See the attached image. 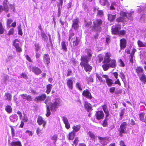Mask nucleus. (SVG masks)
Masks as SVG:
<instances>
[{"label": "nucleus", "instance_id": "obj_15", "mask_svg": "<svg viewBox=\"0 0 146 146\" xmlns=\"http://www.w3.org/2000/svg\"><path fill=\"white\" fill-rule=\"evenodd\" d=\"M105 63H108L110 67L112 68H115L116 66V61L114 59H110L108 62Z\"/></svg>", "mask_w": 146, "mask_h": 146}, {"label": "nucleus", "instance_id": "obj_60", "mask_svg": "<svg viewBox=\"0 0 146 146\" xmlns=\"http://www.w3.org/2000/svg\"><path fill=\"white\" fill-rule=\"evenodd\" d=\"M124 111L123 110H121L120 114V118L121 120V119L122 116L124 115Z\"/></svg>", "mask_w": 146, "mask_h": 146}, {"label": "nucleus", "instance_id": "obj_14", "mask_svg": "<svg viewBox=\"0 0 146 146\" xmlns=\"http://www.w3.org/2000/svg\"><path fill=\"white\" fill-rule=\"evenodd\" d=\"M46 97V94H42L35 98V101L37 102L40 101H43L45 99Z\"/></svg>", "mask_w": 146, "mask_h": 146}, {"label": "nucleus", "instance_id": "obj_34", "mask_svg": "<svg viewBox=\"0 0 146 146\" xmlns=\"http://www.w3.org/2000/svg\"><path fill=\"white\" fill-rule=\"evenodd\" d=\"M11 145L12 146H22L21 142L19 141L12 142Z\"/></svg>", "mask_w": 146, "mask_h": 146}, {"label": "nucleus", "instance_id": "obj_61", "mask_svg": "<svg viewBox=\"0 0 146 146\" xmlns=\"http://www.w3.org/2000/svg\"><path fill=\"white\" fill-rule=\"evenodd\" d=\"M115 87H111L110 88V91L111 93H113L115 91Z\"/></svg>", "mask_w": 146, "mask_h": 146}, {"label": "nucleus", "instance_id": "obj_48", "mask_svg": "<svg viewBox=\"0 0 146 146\" xmlns=\"http://www.w3.org/2000/svg\"><path fill=\"white\" fill-rule=\"evenodd\" d=\"M120 76L122 80L124 83L125 82V77L124 74L122 72L120 73Z\"/></svg>", "mask_w": 146, "mask_h": 146}, {"label": "nucleus", "instance_id": "obj_37", "mask_svg": "<svg viewBox=\"0 0 146 146\" xmlns=\"http://www.w3.org/2000/svg\"><path fill=\"white\" fill-rule=\"evenodd\" d=\"M5 110L8 113H10L12 111V108L9 105L6 106L5 107Z\"/></svg>", "mask_w": 146, "mask_h": 146}, {"label": "nucleus", "instance_id": "obj_31", "mask_svg": "<svg viewBox=\"0 0 146 146\" xmlns=\"http://www.w3.org/2000/svg\"><path fill=\"white\" fill-rule=\"evenodd\" d=\"M137 43L138 46L140 47L146 46V43H143L140 40H138Z\"/></svg>", "mask_w": 146, "mask_h": 146}, {"label": "nucleus", "instance_id": "obj_19", "mask_svg": "<svg viewBox=\"0 0 146 146\" xmlns=\"http://www.w3.org/2000/svg\"><path fill=\"white\" fill-rule=\"evenodd\" d=\"M98 138L100 141V142L102 145H106L108 142V139L106 138H103L99 137H98Z\"/></svg>", "mask_w": 146, "mask_h": 146}, {"label": "nucleus", "instance_id": "obj_13", "mask_svg": "<svg viewBox=\"0 0 146 146\" xmlns=\"http://www.w3.org/2000/svg\"><path fill=\"white\" fill-rule=\"evenodd\" d=\"M9 78V76L6 74H4L2 76V79L1 82V84L3 85L7 84V81Z\"/></svg>", "mask_w": 146, "mask_h": 146}, {"label": "nucleus", "instance_id": "obj_55", "mask_svg": "<svg viewBox=\"0 0 146 146\" xmlns=\"http://www.w3.org/2000/svg\"><path fill=\"white\" fill-rule=\"evenodd\" d=\"M145 16L144 15H143L141 17L140 19V21L142 23H143L145 21Z\"/></svg>", "mask_w": 146, "mask_h": 146}, {"label": "nucleus", "instance_id": "obj_2", "mask_svg": "<svg viewBox=\"0 0 146 146\" xmlns=\"http://www.w3.org/2000/svg\"><path fill=\"white\" fill-rule=\"evenodd\" d=\"M50 98H48L45 101V103L47 107V113L46 114L47 117H48L50 114V112L49 106L50 107L52 111H54L60 105L61 100L60 99H56L55 102L53 103H51Z\"/></svg>", "mask_w": 146, "mask_h": 146}, {"label": "nucleus", "instance_id": "obj_1", "mask_svg": "<svg viewBox=\"0 0 146 146\" xmlns=\"http://www.w3.org/2000/svg\"><path fill=\"white\" fill-rule=\"evenodd\" d=\"M86 52L87 53V56H81V62L80 64L82 67H84V69L86 72H90L92 70V67L88 63L92 56V53L91 50L90 49H86Z\"/></svg>", "mask_w": 146, "mask_h": 146}, {"label": "nucleus", "instance_id": "obj_49", "mask_svg": "<svg viewBox=\"0 0 146 146\" xmlns=\"http://www.w3.org/2000/svg\"><path fill=\"white\" fill-rule=\"evenodd\" d=\"M43 129H41L40 127H38L36 131V133L38 135H39L40 134H42V130Z\"/></svg>", "mask_w": 146, "mask_h": 146}, {"label": "nucleus", "instance_id": "obj_33", "mask_svg": "<svg viewBox=\"0 0 146 146\" xmlns=\"http://www.w3.org/2000/svg\"><path fill=\"white\" fill-rule=\"evenodd\" d=\"M80 129V127L79 125H74L72 127V129L73 130V131L75 132H77Z\"/></svg>", "mask_w": 146, "mask_h": 146}, {"label": "nucleus", "instance_id": "obj_27", "mask_svg": "<svg viewBox=\"0 0 146 146\" xmlns=\"http://www.w3.org/2000/svg\"><path fill=\"white\" fill-rule=\"evenodd\" d=\"M140 120L143 122L146 123V117H145L144 113H142L139 114Z\"/></svg>", "mask_w": 146, "mask_h": 146}, {"label": "nucleus", "instance_id": "obj_32", "mask_svg": "<svg viewBox=\"0 0 146 146\" xmlns=\"http://www.w3.org/2000/svg\"><path fill=\"white\" fill-rule=\"evenodd\" d=\"M108 17L109 20L110 21H113L116 17V15H113L111 14L108 15Z\"/></svg>", "mask_w": 146, "mask_h": 146}, {"label": "nucleus", "instance_id": "obj_47", "mask_svg": "<svg viewBox=\"0 0 146 146\" xmlns=\"http://www.w3.org/2000/svg\"><path fill=\"white\" fill-rule=\"evenodd\" d=\"M104 70L105 71L107 70L110 67L108 63L104 64L102 66Z\"/></svg>", "mask_w": 146, "mask_h": 146}, {"label": "nucleus", "instance_id": "obj_18", "mask_svg": "<svg viewBox=\"0 0 146 146\" xmlns=\"http://www.w3.org/2000/svg\"><path fill=\"white\" fill-rule=\"evenodd\" d=\"M11 121L12 122H15L18 120V117L16 114L12 115L9 117Z\"/></svg>", "mask_w": 146, "mask_h": 146}, {"label": "nucleus", "instance_id": "obj_5", "mask_svg": "<svg viewBox=\"0 0 146 146\" xmlns=\"http://www.w3.org/2000/svg\"><path fill=\"white\" fill-rule=\"evenodd\" d=\"M102 22V21L100 19H97L94 21L93 22L94 26L92 29L95 31H100L101 30V25Z\"/></svg>", "mask_w": 146, "mask_h": 146}, {"label": "nucleus", "instance_id": "obj_57", "mask_svg": "<svg viewBox=\"0 0 146 146\" xmlns=\"http://www.w3.org/2000/svg\"><path fill=\"white\" fill-rule=\"evenodd\" d=\"M96 77L99 80L100 82H103L102 79V77L100 76L98 74H96Z\"/></svg>", "mask_w": 146, "mask_h": 146}, {"label": "nucleus", "instance_id": "obj_29", "mask_svg": "<svg viewBox=\"0 0 146 146\" xmlns=\"http://www.w3.org/2000/svg\"><path fill=\"white\" fill-rule=\"evenodd\" d=\"M85 108L87 109L88 111H89L92 109L91 105L87 102H85L84 104Z\"/></svg>", "mask_w": 146, "mask_h": 146}, {"label": "nucleus", "instance_id": "obj_54", "mask_svg": "<svg viewBox=\"0 0 146 146\" xmlns=\"http://www.w3.org/2000/svg\"><path fill=\"white\" fill-rule=\"evenodd\" d=\"M107 119L108 117H106V119L104 121L103 123L102 124V125L104 127H105L106 126L108 125V123L107 121Z\"/></svg>", "mask_w": 146, "mask_h": 146}, {"label": "nucleus", "instance_id": "obj_46", "mask_svg": "<svg viewBox=\"0 0 146 146\" xmlns=\"http://www.w3.org/2000/svg\"><path fill=\"white\" fill-rule=\"evenodd\" d=\"M4 29L3 27L2 24L0 22V34H2L3 33Z\"/></svg>", "mask_w": 146, "mask_h": 146}, {"label": "nucleus", "instance_id": "obj_58", "mask_svg": "<svg viewBox=\"0 0 146 146\" xmlns=\"http://www.w3.org/2000/svg\"><path fill=\"white\" fill-rule=\"evenodd\" d=\"M10 127L11 129L12 136V137H14V136L15 135L14 129L13 126H10Z\"/></svg>", "mask_w": 146, "mask_h": 146}, {"label": "nucleus", "instance_id": "obj_25", "mask_svg": "<svg viewBox=\"0 0 146 146\" xmlns=\"http://www.w3.org/2000/svg\"><path fill=\"white\" fill-rule=\"evenodd\" d=\"M67 84L69 88L72 90L73 88V81L70 79H68L67 81Z\"/></svg>", "mask_w": 146, "mask_h": 146}, {"label": "nucleus", "instance_id": "obj_9", "mask_svg": "<svg viewBox=\"0 0 146 146\" xmlns=\"http://www.w3.org/2000/svg\"><path fill=\"white\" fill-rule=\"evenodd\" d=\"M127 123L125 122H123L120 125V127L118 130L119 132L121 133H126L125 131L126 129Z\"/></svg>", "mask_w": 146, "mask_h": 146}, {"label": "nucleus", "instance_id": "obj_21", "mask_svg": "<svg viewBox=\"0 0 146 146\" xmlns=\"http://www.w3.org/2000/svg\"><path fill=\"white\" fill-rule=\"evenodd\" d=\"M21 96L22 98L24 99H26L28 101H30L32 100V98L31 96L28 95L27 94H22L21 95Z\"/></svg>", "mask_w": 146, "mask_h": 146}, {"label": "nucleus", "instance_id": "obj_42", "mask_svg": "<svg viewBox=\"0 0 146 146\" xmlns=\"http://www.w3.org/2000/svg\"><path fill=\"white\" fill-rule=\"evenodd\" d=\"M141 80L145 83L146 82V76L144 74L141 75V76L140 78Z\"/></svg>", "mask_w": 146, "mask_h": 146}, {"label": "nucleus", "instance_id": "obj_64", "mask_svg": "<svg viewBox=\"0 0 146 146\" xmlns=\"http://www.w3.org/2000/svg\"><path fill=\"white\" fill-rule=\"evenodd\" d=\"M103 13V11L101 10H98V11L97 15L100 16H102Z\"/></svg>", "mask_w": 146, "mask_h": 146}, {"label": "nucleus", "instance_id": "obj_26", "mask_svg": "<svg viewBox=\"0 0 146 146\" xmlns=\"http://www.w3.org/2000/svg\"><path fill=\"white\" fill-rule=\"evenodd\" d=\"M41 35L42 39L45 42H46L48 39V38L44 31L41 32Z\"/></svg>", "mask_w": 146, "mask_h": 146}, {"label": "nucleus", "instance_id": "obj_44", "mask_svg": "<svg viewBox=\"0 0 146 146\" xmlns=\"http://www.w3.org/2000/svg\"><path fill=\"white\" fill-rule=\"evenodd\" d=\"M35 51L37 52L40 48L39 44L38 43H36L35 44Z\"/></svg>", "mask_w": 146, "mask_h": 146}, {"label": "nucleus", "instance_id": "obj_53", "mask_svg": "<svg viewBox=\"0 0 146 146\" xmlns=\"http://www.w3.org/2000/svg\"><path fill=\"white\" fill-rule=\"evenodd\" d=\"M76 87L78 88L80 90L82 91V89L81 88V84L79 82H77L76 85Z\"/></svg>", "mask_w": 146, "mask_h": 146}, {"label": "nucleus", "instance_id": "obj_63", "mask_svg": "<svg viewBox=\"0 0 146 146\" xmlns=\"http://www.w3.org/2000/svg\"><path fill=\"white\" fill-rule=\"evenodd\" d=\"M74 33H71L70 34H69V37L68 40L69 41L70 39H71L73 38L72 37L73 36H74Z\"/></svg>", "mask_w": 146, "mask_h": 146}, {"label": "nucleus", "instance_id": "obj_17", "mask_svg": "<svg viewBox=\"0 0 146 146\" xmlns=\"http://www.w3.org/2000/svg\"><path fill=\"white\" fill-rule=\"evenodd\" d=\"M43 61L45 64H48L49 63L50 59L49 56L48 54L44 55L43 56Z\"/></svg>", "mask_w": 146, "mask_h": 146}, {"label": "nucleus", "instance_id": "obj_36", "mask_svg": "<svg viewBox=\"0 0 146 146\" xmlns=\"http://www.w3.org/2000/svg\"><path fill=\"white\" fill-rule=\"evenodd\" d=\"M88 134L92 139H95L96 136L92 132L89 131L88 133Z\"/></svg>", "mask_w": 146, "mask_h": 146}, {"label": "nucleus", "instance_id": "obj_52", "mask_svg": "<svg viewBox=\"0 0 146 146\" xmlns=\"http://www.w3.org/2000/svg\"><path fill=\"white\" fill-rule=\"evenodd\" d=\"M21 25L18 27V34L22 36L23 35V33L22 29L21 28Z\"/></svg>", "mask_w": 146, "mask_h": 146}, {"label": "nucleus", "instance_id": "obj_50", "mask_svg": "<svg viewBox=\"0 0 146 146\" xmlns=\"http://www.w3.org/2000/svg\"><path fill=\"white\" fill-rule=\"evenodd\" d=\"M14 32V29L13 28L11 29L8 31V35L10 36L11 35H13Z\"/></svg>", "mask_w": 146, "mask_h": 146}, {"label": "nucleus", "instance_id": "obj_8", "mask_svg": "<svg viewBox=\"0 0 146 146\" xmlns=\"http://www.w3.org/2000/svg\"><path fill=\"white\" fill-rule=\"evenodd\" d=\"M79 41L80 40L77 37H73L71 39L70 42L71 46L73 48H75L76 46L78 45Z\"/></svg>", "mask_w": 146, "mask_h": 146}, {"label": "nucleus", "instance_id": "obj_56", "mask_svg": "<svg viewBox=\"0 0 146 146\" xmlns=\"http://www.w3.org/2000/svg\"><path fill=\"white\" fill-rule=\"evenodd\" d=\"M62 119L63 122L64 124L69 122L67 118L63 116L62 117Z\"/></svg>", "mask_w": 146, "mask_h": 146}, {"label": "nucleus", "instance_id": "obj_45", "mask_svg": "<svg viewBox=\"0 0 146 146\" xmlns=\"http://www.w3.org/2000/svg\"><path fill=\"white\" fill-rule=\"evenodd\" d=\"M87 81L88 82V83L89 84L90 82H93V78L91 77H87L86 78Z\"/></svg>", "mask_w": 146, "mask_h": 146}, {"label": "nucleus", "instance_id": "obj_38", "mask_svg": "<svg viewBox=\"0 0 146 146\" xmlns=\"http://www.w3.org/2000/svg\"><path fill=\"white\" fill-rule=\"evenodd\" d=\"M62 48L65 52L67 51V48L65 43L64 42H62L61 43Z\"/></svg>", "mask_w": 146, "mask_h": 146}, {"label": "nucleus", "instance_id": "obj_28", "mask_svg": "<svg viewBox=\"0 0 146 146\" xmlns=\"http://www.w3.org/2000/svg\"><path fill=\"white\" fill-rule=\"evenodd\" d=\"M100 4L103 6H109V5L107 0H100Z\"/></svg>", "mask_w": 146, "mask_h": 146}, {"label": "nucleus", "instance_id": "obj_51", "mask_svg": "<svg viewBox=\"0 0 146 146\" xmlns=\"http://www.w3.org/2000/svg\"><path fill=\"white\" fill-rule=\"evenodd\" d=\"M143 69L140 67H138L136 69V72L137 73H141L143 72Z\"/></svg>", "mask_w": 146, "mask_h": 146}, {"label": "nucleus", "instance_id": "obj_40", "mask_svg": "<svg viewBox=\"0 0 146 146\" xmlns=\"http://www.w3.org/2000/svg\"><path fill=\"white\" fill-rule=\"evenodd\" d=\"M47 90L46 91V93L47 94H49L51 90L52 85L51 84H48L46 86Z\"/></svg>", "mask_w": 146, "mask_h": 146}, {"label": "nucleus", "instance_id": "obj_43", "mask_svg": "<svg viewBox=\"0 0 146 146\" xmlns=\"http://www.w3.org/2000/svg\"><path fill=\"white\" fill-rule=\"evenodd\" d=\"M13 22V20H10L7 19V27L9 28H10L11 27L10 24Z\"/></svg>", "mask_w": 146, "mask_h": 146}, {"label": "nucleus", "instance_id": "obj_6", "mask_svg": "<svg viewBox=\"0 0 146 146\" xmlns=\"http://www.w3.org/2000/svg\"><path fill=\"white\" fill-rule=\"evenodd\" d=\"M20 42L17 39L14 40L13 41V45L16 48L17 52L20 53L22 51L21 45L19 44Z\"/></svg>", "mask_w": 146, "mask_h": 146}, {"label": "nucleus", "instance_id": "obj_39", "mask_svg": "<svg viewBox=\"0 0 146 146\" xmlns=\"http://www.w3.org/2000/svg\"><path fill=\"white\" fill-rule=\"evenodd\" d=\"M5 98L8 101H10L11 100L12 96L9 93H6L5 94Z\"/></svg>", "mask_w": 146, "mask_h": 146}, {"label": "nucleus", "instance_id": "obj_41", "mask_svg": "<svg viewBox=\"0 0 146 146\" xmlns=\"http://www.w3.org/2000/svg\"><path fill=\"white\" fill-rule=\"evenodd\" d=\"M21 119H22V121H23L24 122H26L28 121V118L26 115L25 113L23 114V117Z\"/></svg>", "mask_w": 146, "mask_h": 146}, {"label": "nucleus", "instance_id": "obj_30", "mask_svg": "<svg viewBox=\"0 0 146 146\" xmlns=\"http://www.w3.org/2000/svg\"><path fill=\"white\" fill-rule=\"evenodd\" d=\"M106 83L109 86H111L112 84H114V82L111 79L108 78L106 80Z\"/></svg>", "mask_w": 146, "mask_h": 146}, {"label": "nucleus", "instance_id": "obj_10", "mask_svg": "<svg viewBox=\"0 0 146 146\" xmlns=\"http://www.w3.org/2000/svg\"><path fill=\"white\" fill-rule=\"evenodd\" d=\"M37 122L39 125H42V126L43 128L45 127L46 124V122L43 120L42 117L40 116H38L37 119Z\"/></svg>", "mask_w": 146, "mask_h": 146}, {"label": "nucleus", "instance_id": "obj_23", "mask_svg": "<svg viewBox=\"0 0 146 146\" xmlns=\"http://www.w3.org/2000/svg\"><path fill=\"white\" fill-rule=\"evenodd\" d=\"M111 56V54L110 53L107 52L104 58V62H108L110 60V57Z\"/></svg>", "mask_w": 146, "mask_h": 146}, {"label": "nucleus", "instance_id": "obj_4", "mask_svg": "<svg viewBox=\"0 0 146 146\" xmlns=\"http://www.w3.org/2000/svg\"><path fill=\"white\" fill-rule=\"evenodd\" d=\"M121 29V25L119 24L115 25L114 28L111 29L112 32L114 34H120L123 35L125 33V32L124 30H121L119 31Z\"/></svg>", "mask_w": 146, "mask_h": 146}, {"label": "nucleus", "instance_id": "obj_7", "mask_svg": "<svg viewBox=\"0 0 146 146\" xmlns=\"http://www.w3.org/2000/svg\"><path fill=\"white\" fill-rule=\"evenodd\" d=\"M8 0H4L3 4V7L2 5H0V13H1L4 10V11L6 13L9 11V6L7 4Z\"/></svg>", "mask_w": 146, "mask_h": 146}, {"label": "nucleus", "instance_id": "obj_11", "mask_svg": "<svg viewBox=\"0 0 146 146\" xmlns=\"http://www.w3.org/2000/svg\"><path fill=\"white\" fill-rule=\"evenodd\" d=\"M96 116L97 119L100 120L103 118L104 116V113L102 111H97L96 113Z\"/></svg>", "mask_w": 146, "mask_h": 146}, {"label": "nucleus", "instance_id": "obj_62", "mask_svg": "<svg viewBox=\"0 0 146 146\" xmlns=\"http://www.w3.org/2000/svg\"><path fill=\"white\" fill-rule=\"evenodd\" d=\"M137 51L136 50L135 48H133L132 50L131 53L130 54V55L134 56V54L135 52Z\"/></svg>", "mask_w": 146, "mask_h": 146}, {"label": "nucleus", "instance_id": "obj_22", "mask_svg": "<svg viewBox=\"0 0 146 146\" xmlns=\"http://www.w3.org/2000/svg\"><path fill=\"white\" fill-rule=\"evenodd\" d=\"M120 46L121 48L124 49L126 46V40L124 38L121 39L120 40Z\"/></svg>", "mask_w": 146, "mask_h": 146}, {"label": "nucleus", "instance_id": "obj_16", "mask_svg": "<svg viewBox=\"0 0 146 146\" xmlns=\"http://www.w3.org/2000/svg\"><path fill=\"white\" fill-rule=\"evenodd\" d=\"M79 20L78 18H77L76 19H74L72 20V27L75 30H76L79 27L78 24Z\"/></svg>", "mask_w": 146, "mask_h": 146}, {"label": "nucleus", "instance_id": "obj_20", "mask_svg": "<svg viewBox=\"0 0 146 146\" xmlns=\"http://www.w3.org/2000/svg\"><path fill=\"white\" fill-rule=\"evenodd\" d=\"M32 71L36 74L38 75L41 73V70L38 68L36 67H33L32 68Z\"/></svg>", "mask_w": 146, "mask_h": 146}, {"label": "nucleus", "instance_id": "obj_3", "mask_svg": "<svg viewBox=\"0 0 146 146\" xmlns=\"http://www.w3.org/2000/svg\"><path fill=\"white\" fill-rule=\"evenodd\" d=\"M120 14L121 17L118 18L116 19V21L118 22H123L125 21L126 18H127L131 20H133V16L131 13H126L125 12L121 11L120 13Z\"/></svg>", "mask_w": 146, "mask_h": 146}, {"label": "nucleus", "instance_id": "obj_24", "mask_svg": "<svg viewBox=\"0 0 146 146\" xmlns=\"http://www.w3.org/2000/svg\"><path fill=\"white\" fill-rule=\"evenodd\" d=\"M102 109L106 114V117H108L109 115V111L107 108V107L106 105H104L102 106Z\"/></svg>", "mask_w": 146, "mask_h": 146}, {"label": "nucleus", "instance_id": "obj_12", "mask_svg": "<svg viewBox=\"0 0 146 146\" xmlns=\"http://www.w3.org/2000/svg\"><path fill=\"white\" fill-rule=\"evenodd\" d=\"M82 95L88 99H91L92 98L90 92L87 89L84 90L83 92Z\"/></svg>", "mask_w": 146, "mask_h": 146}, {"label": "nucleus", "instance_id": "obj_35", "mask_svg": "<svg viewBox=\"0 0 146 146\" xmlns=\"http://www.w3.org/2000/svg\"><path fill=\"white\" fill-rule=\"evenodd\" d=\"M75 135V133L74 131H72V132L69 134V139L70 140H72L74 137Z\"/></svg>", "mask_w": 146, "mask_h": 146}, {"label": "nucleus", "instance_id": "obj_59", "mask_svg": "<svg viewBox=\"0 0 146 146\" xmlns=\"http://www.w3.org/2000/svg\"><path fill=\"white\" fill-rule=\"evenodd\" d=\"M116 4H115V2H113V3H112V4L111 5V7H110V9L112 10V9H115V7H116Z\"/></svg>", "mask_w": 146, "mask_h": 146}]
</instances>
